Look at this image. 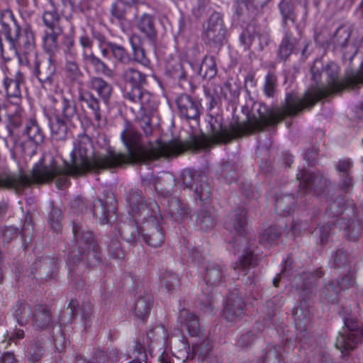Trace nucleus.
<instances>
[{"label": "nucleus", "mask_w": 363, "mask_h": 363, "mask_svg": "<svg viewBox=\"0 0 363 363\" xmlns=\"http://www.w3.org/2000/svg\"><path fill=\"white\" fill-rule=\"evenodd\" d=\"M167 211L170 218L177 223L187 218L190 214L187 205L176 196L169 197Z\"/></svg>", "instance_id": "obj_28"}, {"label": "nucleus", "mask_w": 363, "mask_h": 363, "mask_svg": "<svg viewBox=\"0 0 363 363\" xmlns=\"http://www.w3.org/2000/svg\"><path fill=\"white\" fill-rule=\"evenodd\" d=\"M176 104L180 116L186 120H196L200 117L201 105L189 95H180Z\"/></svg>", "instance_id": "obj_20"}, {"label": "nucleus", "mask_w": 363, "mask_h": 363, "mask_svg": "<svg viewBox=\"0 0 363 363\" xmlns=\"http://www.w3.org/2000/svg\"><path fill=\"white\" fill-rule=\"evenodd\" d=\"M2 82L6 94L10 98H18L21 95V85L23 84L25 77L24 74L18 72L14 79L9 78L2 72Z\"/></svg>", "instance_id": "obj_34"}, {"label": "nucleus", "mask_w": 363, "mask_h": 363, "mask_svg": "<svg viewBox=\"0 0 363 363\" xmlns=\"http://www.w3.org/2000/svg\"><path fill=\"white\" fill-rule=\"evenodd\" d=\"M35 47L34 33L30 26H27L23 29V33L21 31L19 36L13 45L11 49L17 50L20 48L26 50H31Z\"/></svg>", "instance_id": "obj_47"}, {"label": "nucleus", "mask_w": 363, "mask_h": 363, "mask_svg": "<svg viewBox=\"0 0 363 363\" xmlns=\"http://www.w3.org/2000/svg\"><path fill=\"white\" fill-rule=\"evenodd\" d=\"M33 72L43 87L51 86L56 72V62L52 57L35 55Z\"/></svg>", "instance_id": "obj_13"}, {"label": "nucleus", "mask_w": 363, "mask_h": 363, "mask_svg": "<svg viewBox=\"0 0 363 363\" xmlns=\"http://www.w3.org/2000/svg\"><path fill=\"white\" fill-rule=\"evenodd\" d=\"M218 221V216L215 208L209 205L201 208L197 213L196 225L203 232H208L214 228Z\"/></svg>", "instance_id": "obj_27"}, {"label": "nucleus", "mask_w": 363, "mask_h": 363, "mask_svg": "<svg viewBox=\"0 0 363 363\" xmlns=\"http://www.w3.org/2000/svg\"><path fill=\"white\" fill-rule=\"evenodd\" d=\"M185 349L187 359H193L196 355H198L202 362L220 363L219 357L213 353L211 342L206 337L203 336L201 340L192 344L191 350L189 345H186Z\"/></svg>", "instance_id": "obj_15"}, {"label": "nucleus", "mask_w": 363, "mask_h": 363, "mask_svg": "<svg viewBox=\"0 0 363 363\" xmlns=\"http://www.w3.org/2000/svg\"><path fill=\"white\" fill-rule=\"evenodd\" d=\"M226 32L222 15L213 12L203 26V40L209 47L220 50L225 40Z\"/></svg>", "instance_id": "obj_7"}, {"label": "nucleus", "mask_w": 363, "mask_h": 363, "mask_svg": "<svg viewBox=\"0 0 363 363\" xmlns=\"http://www.w3.org/2000/svg\"><path fill=\"white\" fill-rule=\"evenodd\" d=\"M116 201L113 194H108L105 200L95 199L89 203V209L92 215L98 218L102 224L111 222V218L116 214Z\"/></svg>", "instance_id": "obj_14"}, {"label": "nucleus", "mask_w": 363, "mask_h": 363, "mask_svg": "<svg viewBox=\"0 0 363 363\" xmlns=\"http://www.w3.org/2000/svg\"><path fill=\"white\" fill-rule=\"evenodd\" d=\"M32 326L38 330H48L53 326V317L50 308L44 304H36L32 309Z\"/></svg>", "instance_id": "obj_21"}, {"label": "nucleus", "mask_w": 363, "mask_h": 363, "mask_svg": "<svg viewBox=\"0 0 363 363\" xmlns=\"http://www.w3.org/2000/svg\"><path fill=\"white\" fill-rule=\"evenodd\" d=\"M62 44L65 48L64 51L67 57L71 59L76 57L77 52L74 48L75 41L73 30L67 34H63Z\"/></svg>", "instance_id": "obj_63"}, {"label": "nucleus", "mask_w": 363, "mask_h": 363, "mask_svg": "<svg viewBox=\"0 0 363 363\" xmlns=\"http://www.w3.org/2000/svg\"><path fill=\"white\" fill-rule=\"evenodd\" d=\"M224 86L221 84L211 83V85L205 89L206 96L210 99V108H213L223 99Z\"/></svg>", "instance_id": "obj_59"}, {"label": "nucleus", "mask_w": 363, "mask_h": 363, "mask_svg": "<svg viewBox=\"0 0 363 363\" xmlns=\"http://www.w3.org/2000/svg\"><path fill=\"white\" fill-rule=\"evenodd\" d=\"M323 276L321 269H317L308 274H304L301 277V284L298 286L301 291V296L311 297L313 287L317 284V281Z\"/></svg>", "instance_id": "obj_36"}, {"label": "nucleus", "mask_w": 363, "mask_h": 363, "mask_svg": "<svg viewBox=\"0 0 363 363\" xmlns=\"http://www.w3.org/2000/svg\"><path fill=\"white\" fill-rule=\"evenodd\" d=\"M49 125L53 139L64 140L67 138L68 128L65 121L59 115L49 118Z\"/></svg>", "instance_id": "obj_45"}, {"label": "nucleus", "mask_w": 363, "mask_h": 363, "mask_svg": "<svg viewBox=\"0 0 363 363\" xmlns=\"http://www.w3.org/2000/svg\"><path fill=\"white\" fill-rule=\"evenodd\" d=\"M50 212L48 216V222L50 227L55 231L58 232L62 227L63 219L61 209L54 205L53 201L50 203Z\"/></svg>", "instance_id": "obj_58"}, {"label": "nucleus", "mask_w": 363, "mask_h": 363, "mask_svg": "<svg viewBox=\"0 0 363 363\" xmlns=\"http://www.w3.org/2000/svg\"><path fill=\"white\" fill-rule=\"evenodd\" d=\"M100 248L97 245L88 247L83 252H69L68 262L73 265L79 264L81 261L88 267L96 266L100 260Z\"/></svg>", "instance_id": "obj_22"}, {"label": "nucleus", "mask_w": 363, "mask_h": 363, "mask_svg": "<svg viewBox=\"0 0 363 363\" xmlns=\"http://www.w3.org/2000/svg\"><path fill=\"white\" fill-rule=\"evenodd\" d=\"M72 232L75 245L72 250L83 252L88 247L97 245L92 231L87 229L80 220H73Z\"/></svg>", "instance_id": "obj_17"}, {"label": "nucleus", "mask_w": 363, "mask_h": 363, "mask_svg": "<svg viewBox=\"0 0 363 363\" xmlns=\"http://www.w3.org/2000/svg\"><path fill=\"white\" fill-rule=\"evenodd\" d=\"M169 76L178 81L182 88H185L189 84V77L186 71L179 62L174 64L167 69Z\"/></svg>", "instance_id": "obj_56"}, {"label": "nucleus", "mask_w": 363, "mask_h": 363, "mask_svg": "<svg viewBox=\"0 0 363 363\" xmlns=\"http://www.w3.org/2000/svg\"><path fill=\"white\" fill-rule=\"evenodd\" d=\"M67 76L72 80L76 81L83 76L78 63L74 60H67L65 66Z\"/></svg>", "instance_id": "obj_64"}, {"label": "nucleus", "mask_w": 363, "mask_h": 363, "mask_svg": "<svg viewBox=\"0 0 363 363\" xmlns=\"http://www.w3.org/2000/svg\"><path fill=\"white\" fill-rule=\"evenodd\" d=\"M225 267L223 264L208 262L206 268L203 279L207 285L218 286L224 281V272Z\"/></svg>", "instance_id": "obj_33"}, {"label": "nucleus", "mask_w": 363, "mask_h": 363, "mask_svg": "<svg viewBox=\"0 0 363 363\" xmlns=\"http://www.w3.org/2000/svg\"><path fill=\"white\" fill-rule=\"evenodd\" d=\"M247 294L242 288H235L230 290L227 296L226 303L223 310V317L229 323L234 324L246 314L245 298Z\"/></svg>", "instance_id": "obj_8"}, {"label": "nucleus", "mask_w": 363, "mask_h": 363, "mask_svg": "<svg viewBox=\"0 0 363 363\" xmlns=\"http://www.w3.org/2000/svg\"><path fill=\"white\" fill-rule=\"evenodd\" d=\"M153 303V296L150 293L140 296L135 303V312L138 318L144 320L150 313Z\"/></svg>", "instance_id": "obj_44"}, {"label": "nucleus", "mask_w": 363, "mask_h": 363, "mask_svg": "<svg viewBox=\"0 0 363 363\" xmlns=\"http://www.w3.org/2000/svg\"><path fill=\"white\" fill-rule=\"evenodd\" d=\"M279 8L282 16L284 29L296 30V33L299 35V30L296 24V14L293 1L281 0L279 4Z\"/></svg>", "instance_id": "obj_29"}, {"label": "nucleus", "mask_w": 363, "mask_h": 363, "mask_svg": "<svg viewBox=\"0 0 363 363\" xmlns=\"http://www.w3.org/2000/svg\"><path fill=\"white\" fill-rule=\"evenodd\" d=\"M50 4L52 9L45 11L43 15L44 25L50 31H55L57 33H64L65 27H70L72 29V23L67 19H64L58 13L57 9L54 5L52 1H50Z\"/></svg>", "instance_id": "obj_23"}, {"label": "nucleus", "mask_w": 363, "mask_h": 363, "mask_svg": "<svg viewBox=\"0 0 363 363\" xmlns=\"http://www.w3.org/2000/svg\"><path fill=\"white\" fill-rule=\"evenodd\" d=\"M23 109L18 106L16 107L14 113H9L8 116L9 124L7 128L9 135L13 137L16 131L18 130L23 124V119L22 117Z\"/></svg>", "instance_id": "obj_60"}, {"label": "nucleus", "mask_w": 363, "mask_h": 363, "mask_svg": "<svg viewBox=\"0 0 363 363\" xmlns=\"http://www.w3.org/2000/svg\"><path fill=\"white\" fill-rule=\"evenodd\" d=\"M35 182L33 176L30 177L24 172L13 175H0V187H6L14 189L17 193H21L24 189L30 186Z\"/></svg>", "instance_id": "obj_24"}, {"label": "nucleus", "mask_w": 363, "mask_h": 363, "mask_svg": "<svg viewBox=\"0 0 363 363\" xmlns=\"http://www.w3.org/2000/svg\"><path fill=\"white\" fill-rule=\"evenodd\" d=\"M340 291L339 281L332 280L325 284L324 287L320 290V296L325 301L335 303L337 301Z\"/></svg>", "instance_id": "obj_54"}, {"label": "nucleus", "mask_w": 363, "mask_h": 363, "mask_svg": "<svg viewBox=\"0 0 363 363\" xmlns=\"http://www.w3.org/2000/svg\"><path fill=\"white\" fill-rule=\"evenodd\" d=\"M137 28L152 44L156 43L157 30L152 16L145 13L140 16L137 23Z\"/></svg>", "instance_id": "obj_32"}, {"label": "nucleus", "mask_w": 363, "mask_h": 363, "mask_svg": "<svg viewBox=\"0 0 363 363\" xmlns=\"http://www.w3.org/2000/svg\"><path fill=\"white\" fill-rule=\"evenodd\" d=\"M78 99L83 106L87 107L92 111L97 121L101 120L100 102L92 93L89 91H81Z\"/></svg>", "instance_id": "obj_40"}, {"label": "nucleus", "mask_w": 363, "mask_h": 363, "mask_svg": "<svg viewBox=\"0 0 363 363\" xmlns=\"http://www.w3.org/2000/svg\"><path fill=\"white\" fill-rule=\"evenodd\" d=\"M122 78L125 84L123 96L133 103H140V108L135 116V122L145 137L152 133V118L157 112L158 102L155 96L143 89L147 84V74L133 67L123 71Z\"/></svg>", "instance_id": "obj_3"}, {"label": "nucleus", "mask_w": 363, "mask_h": 363, "mask_svg": "<svg viewBox=\"0 0 363 363\" xmlns=\"http://www.w3.org/2000/svg\"><path fill=\"white\" fill-rule=\"evenodd\" d=\"M320 62H315L311 70L312 78L316 84L308 89L302 96L295 93H288L281 107H268L262 103H254L252 110L247 114L244 123L235 121L242 130L240 136L245 133L263 132L268 127L276 126L286 117L296 116L304 109H310L320 99L333 92L345 88L354 89L363 85V61L360 69L347 76L345 80L339 77V67L334 62L328 63L320 72Z\"/></svg>", "instance_id": "obj_2"}, {"label": "nucleus", "mask_w": 363, "mask_h": 363, "mask_svg": "<svg viewBox=\"0 0 363 363\" xmlns=\"http://www.w3.org/2000/svg\"><path fill=\"white\" fill-rule=\"evenodd\" d=\"M301 297L298 306L293 311V318L296 327L301 331H306L312 320L313 315L311 311L312 300L311 297Z\"/></svg>", "instance_id": "obj_19"}, {"label": "nucleus", "mask_w": 363, "mask_h": 363, "mask_svg": "<svg viewBox=\"0 0 363 363\" xmlns=\"http://www.w3.org/2000/svg\"><path fill=\"white\" fill-rule=\"evenodd\" d=\"M297 179L300 181L297 200L302 199L312 192L319 194L328 186V179L320 172H313L303 169L297 174Z\"/></svg>", "instance_id": "obj_9"}, {"label": "nucleus", "mask_w": 363, "mask_h": 363, "mask_svg": "<svg viewBox=\"0 0 363 363\" xmlns=\"http://www.w3.org/2000/svg\"><path fill=\"white\" fill-rule=\"evenodd\" d=\"M178 183L184 189L194 191V200L207 203L211 196V187L207 182L206 175L197 171L185 169L181 173Z\"/></svg>", "instance_id": "obj_6"}, {"label": "nucleus", "mask_w": 363, "mask_h": 363, "mask_svg": "<svg viewBox=\"0 0 363 363\" xmlns=\"http://www.w3.org/2000/svg\"><path fill=\"white\" fill-rule=\"evenodd\" d=\"M136 1L117 0L111 6V15L119 21H124L126 18V14L133 9V4Z\"/></svg>", "instance_id": "obj_52"}, {"label": "nucleus", "mask_w": 363, "mask_h": 363, "mask_svg": "<svg viewBox=\"0 0 363 363\" xmlns=\"http://www.w3.org/2000/svg\"><path fill=\"white\" fill-rule=\"evenodd\" d=\"M344 325L336 337L335 347L347 356L363 342V327L355 317L347 314L342 317Z\"/></svg>", "instance_id": "obj_5"}, {"label": "nucleus", "mask_w": 363, "mask_h": 363, "mask_svg": "<svg viewBox=\"0 0 363 363\" xmlns=\"http://www.w3.org/2000/svg\"><path fill=\"white\" fill-rule=\"evenodd\" d=\"M240 93V88L236 84L226 82L224 84V91L223 99L228 103L235 104L238 101Z\"/></svg>", "instance_id": "obj_61"}, {"label": "nucleus", "mask_w": 363, "mask_h": 363, "mask_svg": "<svg viewBox=\"0 0 363 363\" xmlns=\"http://www.w3.org/2000/svg\"><path fill=\"white\" fill-rule=\"evenodd\" d=\"M126 201L129 205L132 216H138L143 218L153 213H160V208L156 202L147 203L142 191L138 189H131L126 194Z\"/></svg>", "instance_id": "obj_11"}, {"label": "nucleus", "mask_w": 363, "mask_h": 363, "mask_svg": "<svg viewBox=\"0 0 363 363\" xmlns=\"http://www.w3.org/2000/svg\"><path fill=\"white\" fill-rule=\"evenodd\" d=\"M294 203L295 199L292 194H277L275 201L277 213L283 216L289 215L293 208Z\"/></svg>", "instance_id": "obj_46"}, {"label": "nucleus", "mask_w": 363, "mask_h": 363, "mask_svg": "<svg viewBox=\"0 0 363 363\" xmlns=\"http://www.w3.org/2000/svg\"><path fill=\"white\" fill-rule=\"evenodd\" d=\"M90 85L104 103H108L113 92V86L110 83L101 77H94L91 79Z\"/></svg>", "instance_id": "obj_39"}, {"label": "nucleus", "mask_w": 363, "mask_h": 363, "mask_svg": "<svg viewBox=\"0 0 363 363\" xmlns=\"http://www.w3.org/2000/svg\"><path fill=\"white\" fill-rule=\"evenodd\" d=\"M63 34L64 33L55 31L45 32L43 37V47L45 51L49 54L48 57H55L59 50L58 37Z\"/></svg>", "instance_id": "obj_48"}, {"label": "nucleus", "mask_w": 363, "mask_h": 363, "mask_svg": "<svg viewBox=\"0 0 363 363\" xmlns=\"http://www.w3.org/2000/svg\"><path fill=\"white\" fill-rule=\"evenodd\" d=\"M284 37L279 45L278 55L281 60L286 61L291 55L294 50H296L297 45L299 44L301 38L296 33V30L291 29H284Z\"/></svg>", "instance_id": "obj_26"}, {"label": "nucleus", "mask_w": 363, "mask_h": 363, "mask_svg": "<svg viewBox=\"0 0 363 363\" xmlns=\"http://www.w3.org/2000/svg\"><path fill=\"white\" fill-rule=\"evenodd\" d=\"M281 235V231L276 226L264 229L259 236V242L264 246L276 245Z\"/></svg>", "instance_id": "obj_55"}, {"label": "nucleus", "mask_w": 363, "mask_h": 363, "mask_svg": "<svg viewBox=\"0 0 363 363\" xmlns=\"http://www.w3.org/2000/svg\"><path fill=\"white\" fill-rule=\"evenodd\" d=\"M82 60L86 65L91 67L97 74H101L108 77H111L113 74V71L108 65L93 52L86 53L84 52Z\"/></svg>", "instance_id": "obj_41"}, {"label": "nucleus", "mask_w": 363, "mask_h": 363, "mask_svg": "<svg viewBox=\"0 0 363 363\" xmlns=\"http://www.w3.org/2000/svg\"><path fill=\"white\" fill-rule=\"evenodd\" d=\"M283 352L281 345H268L260 357L259 363H284Z\"/></svg>", "instance_id": "obj_43"}, {"label": "nucleus", "mask_w": 363, "mask_h": 363, "mask_svg": "<svg viewBox=\"0 0 363 363\" xmlns=\"http://www.w3.org/2000/svg\"><path fill=\"white\" fill-rule=\"evenodd\" d=\"M258 264L257 257L255 255L253 250L250 247H245L243 254L239 257L238 262H236L233 269L242 275L241 281L249 287H251L255 282L256 272H251Z\"/></svg>", "instance_id": "obj_12"}, {"label": "nucleus", "mask_w": 363, "mask_h": 363, "mask_svg": "<svg viewBox=\"0 0 363 363\" xmlns=\"http://www.w3.org/2000/svg\"><path fill=\"white\" fill-rule=\"evenodd\" d=\"M247 211L245 208H238L227 216L225 222V228L231 234L241 237V242L246 244L244 238L247 230Z\"/></svg>", "instance_id": "obj_16"}, {"label": "nucleus", "mask_w": 363, "mask_h": 363, "mask_svg": "<svg viewBox=\"0 0 363 363\" xmlns=\"http://www.w3.org/2000/svg\"><path fill=\"white\" fill-rule=\"evenodd\" d=\"M30 227H32V218L30 213H27L24 219L23 225L20 232L23 250H26L28 247L31 241Z\"/></svg>", "instance_id": "obj_62"}, {"label": "nucleus", "mask_w": 363, "mask_h": 363, "mask_svg": "<svg viewBox=\"0 0 363 363\" xmlns=\"http://www.w3.org/2000/svg\"><path fill=\"white\" fill-rule=\"evenodd\" d=\"M209 124V137L201 134L191 135L185 141L174 140L165 143L157 139L145 144L135 125L125 121L121 138L127 149V155L113 151L106 154H94L91 139L87 135H79L74 143L70 162H65V167H62L52 157L48 164L42 158L33 167V179L37 184L55 180L57 187L62 189L69 184V176L78 177L89 173L99 174L103 170L115 168L125 162L147 164L161 157H176L186 150L198 152L211 144H228L240 137L242 128L235 122L223 125L216 118H211Z\"/></svg>", "instance_id": "obj_1"}, {"label": "nucleus", "mask_w": 363, "mask_h": 363, "mask_svg": "<svg viewBox=\"0 0 363 363\" xmlns=\"http://www.w3.org/2000/svg\"><path fill=\"white\" fill-rule=\"evenodd\" d=\"M60 104L62 109V115L68 123L74 125L80 122L79 115L77 112L74 99L62 96L60 100Z\"/></svg>", "instance_id": "obj_37"}, {"label": "nucleus", "mask_w": 363, "mask_h": 363, "mask_svg": "<svg viewBox=\"0 0 363 363\" xmlns=\"http://www.w3.org/2000/svg\"><path fill=\"white\" fill-rule=\"evenodd\" d=\"M261 328H262L261 324L256 323L251 330L240 335L237 342L238 346L241 348H247L253 345L259 337L262 332Z\"/></svg>", "instance_id": "obj_53"}, {"label": "nucleus", "mask_w": 363, "mask_h": 363, "mask_svg": "<svg viewBox=\"0 0 363 363\" xmlns=\"http://www.w3.org/2000/svg\"><path fill=\"white\" fill-rule=\"evenodd\" d=\"M179 320L182 326L186 329L190 336L199 338L203 337L204 330L200 323L198 315L183 309L179 312Z\"/></svg>", "instance_id": "obj_25"}, {"label": "nucleus", "mask_w": 363, "mask_h": 363, "mask_svg": "<svg viewBox=\"0 0 363 363\" xmlns=\"http://www.w3.org/2000/svg\"><path fill=\"white\" fill-rule=\"evenodd\" d=\"M21 134L27 135L30 141L35 145H38L43 142V133L35 120H30L23 128Z\"/></svg>", "instance_id": "obj_49"}, {"label": "nucleus", "mask_w": 363, "mask_h": 363, "mask_svg": "<svg viewBox=\"0 0 363 363\" xmlns=\"http://www.w3.org/2000/svg\"><path fill=\"white\" fill-rule=\"evenodd\" d=\"M331 211L337 219L345 238L351 242L357 241L362 235L363 222L358 218L356 207L352 201L336 200L331 205Z\"/></svg>", "instance_id": "obj_4"}, {"label": "nucleus", "mask_w": 363, "mask_h": 363, "mask_svg": "<svg viewBox=\"0 0 363 363\" xmlns=\"http://www.w3.org/2000/svg\"><path fill=\"white\" fill-rule=\"evenodd\" d=\"M142 235L146 244L152 247H160L164 242V233L161 227L162 216L160 212L143 218Z\"/></svg>", "instance_id": "obj_10"}, {"label": "nucleus", "mask_w": 363, "mask_h": 363, "mask_svg": "<svg viewBox=\"0 0 363 363\" xmlns=\"http://www.w3.org/2000/svg\"><path fill=\"white\" fill-rule=\"evenodd\" d=\"M57 267V259L54 257L45 256L37 259L32 264V272L39 271L40 274L46 279L54 278Z\"/></svg>", "instance_id": "obj_31"}, {"label": "nucleus", "mask_w": 363, "mask_h": 363, "mask_svg": "<svg viewBox=\"0 0 363 363\" xmlns=\"http://www.w3.org/2000/svg\"><path fill=\"white\" fill-rule=\"evenodd\" d=\"M354 256L344 247L337 248L331 255V264L334 268H351Z\"/></svg>", "instance_id": "obj_38"}, {"label": "nucleus", "mask_w": 363, "mask_h": 363, "mask_svg": "<svg viewBox=\"0 0 363 363\" xmlns=\"http://www.w3.org/2000/svg\"><path fill=\"white\" fill-rule=\"evenodd\" d=\"M160 279L162 285L169 293L174 292L179 287L180 281L178 275L171 271H165L160 276Z\"/></svg>", "instance_id": "obj_57"}, {"label": "nucleus", "mask_w": 363, "mask_h": 363, "mask_svg": "<svg viewBox=\"0 0 363 363\" xmlns=\"http://www.w3.org/2000/svg\"><path fill=\"white\" fill-rule=\"evenodd\" d=\"M121 238L130 244H135L140 240V230L137 223L134 220H130L127 223H122L118 228Z\"/></svg>", "instance_id": "obj_35"}, {"label": "nucleus", "mask_w": 363, "mask_h": 363, "mask_svg": "<svg viewBox=\"0 0 363 363\" xmlns=\"http://www.w3.org/2000/svg\"><path fill=\"white\" fill-rule=\"evenodd\" d=\"M32 310L23 301H18L12 308V316L20 326H24L30 320Z\"/></svg>", "instance_id": "obj_42"}, {"label": "nucleus", "mask_w": 363, "mask_h": 363, "mask_svg": "<svg viewBox=\"0 0 363 363\" xmlns=\"http://www.w3.org/2000/svg\"><path fill=\"white\" fill-rule=\"evenodd\" d=\"M45 342L43 339L36 338L29 344L27 348L28 360L31 363H38L45 351Z\"/></svg>", "instance_id": "obj_51"}, {"label": "nucleus", "mask_w": 363, "mask_h": 363, "mask_svg": "<svg viewBox=\"0 0 363 363\" xmlns=\"http://www.w3.org/2000/svg\"><path fill=\"white\" fill-rule=\"evenodd\" d=\"M0 23L1 25V33L4 35L11 48L20 35L21 26L10 10H6L1 13Z\"/></svg>", "instance_id": "obj_18"}, {"label": "nucleus", "mask_w": 363, "mask_h": 363, "mask_svg": "<svg viewBox=\"0 0 363 363\" xmlns=\"http://www.w3.org/2000/svg\"><path fill=\"white\" fill-rule=\"evenodd\" d=\"M217 66L213 56H205L199 67L198 74L204 79H211L217 74Z\"/></svg>", "instance_id": "obj_50"}, {"label": "nucleus", "mask_w": 363, "mask_h": 363, "mask_svg": "<svg viewBox=\"0 0 363 363\" xmlns=\"http://www.w3.org/2000/svg\"><path fill=\"white\" fill-rule=\"evenodd\" d=\"M152 186L156 192L163 196H171L170 193L176 184L174 176L169 172H162L156 177H152Z\"/></svg>", "instance_id": "obj_30"}]
</instances>
